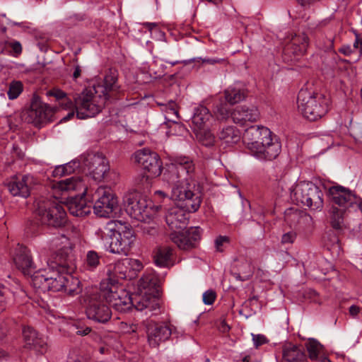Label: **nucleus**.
<instances>
[{
  "mask_svg": "<svg viewBox=\"0 0 362 362\" xmlns=\"http://www.w3.org/2000/svg\"><path fill=\"white\" fill-rule=\"evenodd\" d=\"M195 177V164L189 157H175L166 165L163 180L171 187V197L177 202V206L170 208L165 215L166 223L173 232L185 228L188 213L200 207L202 197Z\"/></svg>",
  "mask_w": 362,
  "mask_h": 362,
  "instance_id": "obj_1",
  "label": "nucleus"
},
{
  "mask_svg": "<svg viewBox=\"0 0 362 362\" xmlns=\"http://www.w3.org/2000/svg\"><path fill=\"white\" fill-rule=\"evenodd\" d=\"M87 189L83 180L79 177H71L54 182L52 185V196L54 200L40 197L35 202V221L31 222L29 232L34 233L35 225H46L54 228L65 226L66 213L59 199H65L71 192L79 191L84 194Z\"/></svg>",
  "mask_w": 362,
  "mask_h": 362,
  "instance_id": "obj_2",
  "label": "nucleus"
},
{
  "mask_svg": "<svg viewBox=\"0 0 362 362\" xmlns=\"http://www.w3.org/2000/svg\"><path fill=\"white\" fill-rule=\"evenodd\" d=\"M100 289L105 301L118 312L126 313L132 306L139 311H144V314L149 317L158 315L160 312L158 298L136 294L132 296L114 277L109 276L103 279Z\"/></svg>",
  "mask_w": 362,
  "mask_h": 362,
  "instance_id": "obj_3",
  "label": "nucleus"
},
{
  "mask_svg": "<svg viewBox=\"0 0 362 362\" xmlns=\"http://www.w3.org/2000/svg\"><path fill=\"white\" fill-rule=\"evenodd\" d=\"M117 71L110 69L105 74L103 85L93 89H86L76 100L77 117L83 119L98 114L109 100L114 99L120 92Z\"/></svg>",
  "mask_w": 362,
  "mask_h": 362,
  "instance_id": "obj_4",
  "label": "nucleus"
},
{
  "mask_svg": "<svg viewBox=\"0 0 362 362\" xmlns=\"http://www.w3.org/2000/svg\"><path fill=\"white\" fill-rule=\"evenodd\" d=\"M329 195L334 204L331 209V225L335 229H341L344 224V214L349 208L361 209L362 199L349 189L340 185L329 189Z\"/></svg>",
  "mask_w": 362,
  "mask_h": 362,
  "instance_id": "obj_5",
  "label": "nucleus"
},
{
  "mask_svg": "<svg viewBox=\"0 0 362 362\" xmlns=\"http://www.w3.org/2000/svg\"><path fill=\"white\" fill-rule=\"evenodd\" d=\"M110 237L109 251L113 254L127 255L136 241L132 227L126 222L116 220L110 221L105 227Z\"/></svg>",
  "mask_w": 362,
  "mask_h": 362,
  "instance_id": "obj_6",
  "label": "nucleus"
},
{
  "mask_svg": "<svg viewBox=\"0 0 362 362\" xmlns=\"http://www.w3.org/2000/svg\"><path fill=\"white\" fill-rule=\"evenodd\" d=\"M329 98L324 95L302 88L298 95V109L304 117L315 121L328 111Z\"/></svg>",
  "mask_w": 362,
  "mask_h": 362,
  "instance_id": "obj_7",
  "label": "nucleus"
},
{
  "mask_svg": "<svg viewBox=\"0 0 362 362\" xmlns=\"http://www.w3.org/2000/svg\"><path fill=\"white\" fill-rule=\"evenodd\" d=\"M281 146L277 139L272 136V132L262 127L259 135L249 146L250 153L260 160H272L281 152Z\"/></svg>",
  "mask_w": 362,
  "mask_h": 362,
  "instance_id": "obj_8",
  "label": "nucleus"
},
{
  "mask_svg": "<svg viewBox=\"0 0 362 362\" xmlns=\"http://www.w3.org/2000/svg\"><path fill=\"white\" fill-rule=\"evenodd\" d=\"M101 291H88L82 296V302L86 308L87 317L98 323L105 324L111 317L112 312L109 306L103 303Z\"/></svg>",
  "mask_w": 362,
  "mask_h": 362,
  "instance_id": "obj_9",
  "label": "nucleus"
},
{
  "mask_svg": "<svg viewBox=\"0 0 362 362\" xmlns=\"http://www.w3.org/2000/svg\"><path fill=\"white\" fill-rule=\"evenodd\" d=\"M56 262L57 266L62 268V272H66V281L64 283L63 291L70 296H74L81 293L80 281L71 274L76 268L71 249L60 250L57 255Z\"/></svg>",
  "mask_w": 362,
  "mask_h": 362,
  "instance_id": "obj_10",
  "label": "nucleus"
},
{
  "mask_svg": "<svg viewBox=\"0 0 362 362\" xmlns=\"http://www.w3.org/2000/svg\"><path fill=\"white\" fill-rule=\"evenodd\" d=\"M151 200L140 194H132L127 197L125 211L132 218L141 222L152 219L157 211Z\"/></svg>",
  "mask_w": 362,
  "mask_h": 362,
  "instance_id": "obj_11",
  "label": "nucleus"
},
{
  "mask_svg": "<svg viewBox=\"0 0 362 362\" xmlns=\"http://www.w3.org/2000/svg\"><path fill=\"white\" fill-rule=\"evenodd\" d=\"M57 107H52L43 103L38 96L34 95L30 107L23 110L22 119L35 126H39L51 120Z\"/></svg>",
  "mask_w": 362,
  "mask_h": 362,
  "instance_id": "obj_12",
  "label": "nucleus"
},
{
  "mask_svg": "<svg viewBox=\"0 0 362 362\" xmlns=\"http://www.w3.org/2000/svg\"><path fill=\"white\" fill-rule=\"evenodd\" d=\"M94 202V213L100 217H108L117 205V199L112 189L105 187H99L92 195Z\"/></svg>",
  "mask_w": 362,
  "mask_h": 362,
  "instance_id": "obj_13",
  "label": "nucleus"
},
{
  "mask_svg": "<svg viewBox=\"0 0 362 362\" xmlns=\"http://www.w3.org/2000/svg\"><path fill=\"white\" fill-rule=\"evenodd\" d=\"M135 161L149 175L143 176L147 180L148 177H158L162 172V163L157 153L148 148H143L134 153Z\"/></svg>",
  "mask_w": 362,
  "mask_h": 362,
  "instance_id": "obj_14",
  "label": "nucleus"
},
{
  "mask_svg": "<svg viewBox=\"0 0 362 362\" xmlns=\"http://www.w3.org/2000/svg\"><path fill=\"white\" fill-rule=\"evenodd\" d=\"M148 345L152 348L158 347L160 343L169 339L172 334L170 325L165 323H156L152 320H143Z\"/></svg>",
  "mask_w": 362,
  "mask_h": 362,
  "instance_id": "obj_15",
  "label": "nucleus"
},
{
  "mask_svg": "<svg viewBox=\"0 0 362 362\" xmlns=\"http://www.w3.org/2000/svg\"><path fill=\"white\" fill-rule=\"evenodd\" d=\"M83 165L87 168L89 175L100 181L109 170L106 158L100 153H89L83 158Z\"/></svg>",
  "mask_w": 362,
  "mask_h": 362,
  "instance_id": "obj_16",
  "label": "nucleus"
},
{
  "mask_svg": "<svg viewBox=\"0 0 362 362\" xmlns=\"http://www.w3.org/2000/svg\"><path fill=\"white\" fill-rule=\"evenodd\" d=\"M200 238L201 230L199 227H191L185 231H175L170 234L172 241L184 250L194 247Z\"/></svg>",
  "mask_w": 362,
  "mask_h": 362,
  "instance_id": "obj_17",
  "label": "nucleus"
},
{
  "mask_svg": "<svg viewBox=\"0 0 362 362\" xmlns=\"http://www.w3.org/2000/svg\"><path fill=\"white\" fill-rule=\"evenodd\" d=\"M36 184L34 176L28 174L13 178L7 184V189L14 197L27 198L30 194L31 188Z\"/></svg>",
  "mask_w": 362,
  "mask_h": 362,
  "instance_id": "obj_18",
  "label": "nucleus"
},
{
  "mask_svg": "<svg viewBox=\"0 0 362 362\" xmlns=\"http://www.w3.org/2000/svg\"><path fill=\"white\" fill-rule=\"evenodd\" d=\"M308 47V37L305 34L295 35L284 49L285 59L297 61L303 56Z\"/></svg>",
  "mask_w": 362,
  "mask_h": 362,
  "instance_id": "obj_19",
  "label": "nucleus"
},
{
  "mask_svg": "<svg viewBox=\"0 0 362 362\" xmlns=\"http://www.w3.org/2000/svg\"><path fill=\"white\" fill-rule=\"evenodd\" d=\"M142 268L143 264L139 260L125 258L115 264L114 274L122 279L132 278Z\"/></svg>",
  "mask_w": 362,
  "mask_h": 362,
  "instance_id": "obj_20",
  "label": "nucleus"
},
{
  "mask_svg": "<svg viewBox=\"0 0 362 362\" xmlns=\"http://www.w3.org/2000/svg\"><path fill=\"white\" fill-rule=\"evenodd\" d=\"M13 262L25 276L31 275L35 270L30 251L23 245H18L16 248Z\"/></svg>",
  "mask_w": 362,
  "mask_h": 362,
  "instance_id": "obj_21",
  "label": "nucleus"
},
{
  "mask_svg": "<svg viewBox=\"0 0 362 362\" xmlns=\"http://www.w3.org/2000/svg\"><path fill=\"white\" fill-rule=\"evenodd\" d=\"M23 337L26 348L34 349L41 354L47 351V344L46 339L40 337L33 328L30 327H24L23 329Z\"/></svg>",
  "mask_w": 362,
  "mask_h": 362,
  "instance_id": "obj_22",
  "label": "nucleus"
},
{
  "mask_svg": "<svg viewBox=\"0 0 362 362\" xmlns=\"http://www.w3.org/2000/svg\"><path fill=\"white\" fill-rule=\"evenodd\" d=\"M259 117L257 108L253 106H238L231 112L233 121L240 125H244L247 122H255L257 121Z\"/></svg>",
  "mask_w": 362,
  "mask_h": 362,
  "instance_id": "obj_23",
  "label": "nucleus"
},
{
  "mask_svg": "<svg viewBox=\"0 0 362 362\" xmlns=\"http://www.w3.org/2000/svg\"><path fill=\"white\" fill-rule=\"evenodd\" d=\"M139 288L141 290V296H153L158 298L156 295L158 293L160 280L152 272L146 273L139 281Z\"/></svg>",
  "mask_w": 362,
  "mask_h": 362,
  "instance_id": "obj_24",
  "label": "nucleus"
},
{
  "mask_svg": "<svg viewBox=\"0 0 362 362\" xmlns=\"http://www.w3.org/2000/svg\"><path fill=\"white\" fill-rule=\"evenodd\" d=\"M69 211L74 216L82 217L89 214L91 211L92 204H87L82 197L75 196L71 197L66 204Z\"/></svg>",
  "mask_w": 362,
  "mask_h": 362,
  "instance_id": "obj_25",
  "label": "nucleus"
},
{
  "mask_svg": "<svg viewBox=\"0 0 362 362\" xmlns=\"http://www.w3.org/2000/svg\"><path fill=\"white\" fill-rule=\"evenodd\" d=\"M153 261L156 266L169 268L174 264L173 250L168 246H160L153 252Z\"/></svg>",
  "mask_w": 362,
  "mask_h": 362,
  "instance_id": "obj_26",
  "label": "nucleus"
},
{
  "mask_svg": "<svg viewBox=\"0 0 362 362\" xmlns=\"http://www.w3.org/2000/svg\"><path fill=\"white\" fill-rule=\"evenodd\" d=\"M158 105L163 107L162 110L165 112V118L166 120L173 122L175 127L178 129L180 134L187 132V129L185 126L177 122V119H179V113L177 105L175 102L170 100L167 103H158Z\"/></svg>",
  "mask_w": 362,
  "mask_h": 362,
  "instance_id": "obj_27",
  "label": "nucleus"
},
{
  "mask_svg": "<svg viewBox=\"0 0 362 362\" xmlns=\"http://www.w3.org/2000/svg\"><path fill=\"white\" fill-rule=\"evenodd\" d=\"M323 193L320 188L310 182L305 205L313 210H320L323 207Z\"/></svg>",
  "mask_w": 362,
  "mask_h": 362,
  "instance_id": "obj_28",
  "label": "nucleus"
},
{
  "mask_svg": "<svg viewBox=\"0 0 362 362\" xmlns=\"http://www.w3.org/2000/svg\"><path fill=\"white\" fill-rule=\"evenodd\" d=\"M283 358L287 362H307L304 349L300 346L288 344L283 348Z\"/></svg>",
  "mask_w": 362,
  "mask_h": 362,
  "instance_id": "obj_29",
  "label": "nucleus"
},
{
  "mask_svg": "<svg viewBox=\"0 0 362 362\" xmlns=\"http://www.w3.org/2000/svg\"><path fill=\"white\" fill-rule=\"evenodd\" d=\"M218 139L227 146L237 144L241 138L238 129L232 125L224 126L220 129L217 134Z\"/></svg>",
  "mask_w": 362,
  "mask_h": 362,
  "instance_id": "obj_30",
  "label": "nucleus"
},
{
  "mask_svg": "<svg viewBox=\"0 0 362 362\" xmlns=\"http://www.w3.org/2000/svg\"><path fill=\"white\" fill-rule=\"evenodd\" d=\"M212 115L209 110L203 105H199L194 109L192 122L194 125V131L202 130L209 122Z\"/></svg>",
  "mask_w": 362,
  "mask_h": 362,
  "instance_id": "obj_31",
  "label": "nucleus"
},
{
  "mask_svg": "<svg viewBox=\"0 0 362 362\" xmlns=\"http://www.w3.org/2000/svg\"><path fill=\"white\" fill-rule=\"evenodd\" d=\"M310 182H300L295 185L291 190V198L296 204L305 205Z\"/></svg>",
  "mask_w": 362,
  "mask_h": 362,
  "instance_id": "obj_32",
  "label": "nucleus"
},
{
  "mask_svg": "<svg viewBox=\"0 0 362 362\" xmlns=\"http://www.w3.org/2000/svg\"><path fill=\"white\" fill-rule=\"evenodd\" d=\"M50 270L42 269L37 272H33L30 276L31 284L33 287L45 292L49 288L48 282L50 275Z\"/></svg>",
  "mask_w": 362,
  "mask_h": 362,
  "instance_id": "obj_33",
  "label": "nucleus"
},
{
  "mask_svg": "<svg viewBox=\"0 0 362 362\" xmlns=\"http://www.w3.org/2000/svg\"><path fill=\"white\" fill-rule=\"evenodd\" d=\"M58 267L61 271H51L50 272L48 282L49 288H47V291L57 292L63 291L64 283L66 281V274H61V272H63L62 268L59 266Z\"/></svg>",
  "mask_w": 362,
  "mask_h": 362,
  "instance_id": "obj_34",
  "label": "nucleus"
},
{
  "mask_svg": "<svg viewBox=\"0 0 362 362\" xmlns=\"http://www.w3.org/2000/svg\"><path fill=\"white\" fill-rule=\"evenodd\" d=\"M48 95L54 96L56 98V100L59 101V105L62 109L68 110L74 107L76 110V112L77 113L76 101L74 103L69 98H67L66 93L64 91L59 89H54L49 90L48 92ZM77 98H75V100Z\"/></svg>",
  "mask_w": 362,
  "mask_h": 362,
  "instance_id": "obj_35",
  "label": "nucleus"
},
{
  "mask_svg": "<svg viewBox=\"0 0 362 362\" xmlns=\"http://www.w3.org/2000/svg\"><path fill=\"white\" fill-rule=\"evenodd\" d=\"M246 94L244 90L235 87H229L225 90L226 100L231 105L243 100Z\"/></svg>",
  "mask_w": 362,
  "mask_h": 362,
  "instance_id": "obj_36",
  "label": "nucleus"
},
{
  "mask_svg": "<svg viewBox=\"0 0 362 362\" xmlns=\"http://www.w3.org/2000/svg\"><path fill=\"white\" fill-rule=\"evenodd\" d=\"M100 264V256L94 250H89L87 252L83 267L88 271H95Z\"/></svg>",
  "mask_w": 362,
  "mask_h": 362,
  "instance_id": "obj_37",
  "label": "nucleus"
},
{
  "mask_svg": "<svg viewBox=\"0 0 362 362\" xmlns=\"http://www.w3.org/2000/svg\"><path fill=\"white\" fill-rule=\"evenodd\" d=\"M309 358L312 361H317L323 354V346L317 340L312 339L306 344Z\"/></svg>",
  "mask_w": 362,
  "mask_h": 362,
  "instance_id": "obj_38",
  "label": "nucleus"
},
{
  "mask_svg": "<svg viewBox=\"0 0 362 362\" xmlns=\"http://www.w3.org/2000/svg\"><path fill=\"white\" fill-rule=\"evenodd\" d=\"M326 248L331 252L334 257H338L341 252V245L337 236L335 235H330L327 240L325 242Z\"/></svg>",
  "mask_w": 362,
  "mask_h": 362,
  "instance_id": "obj_39",
  "label": "nucleus"
},
{
  "mask_svg": "<svg viewBox=\"0 0 362 362\" xmlns=\"http://www.w3.org/2000/svg\"><path fill=\"white\" fill-rule=\"evenodd\" d=\"M262 126L254 125L245 129L243 136V139L248 149L249 146H251V144L253 142L255 138H257V136L259 135V132L262 129Z\"/></svg>",
  "mask_w": 362,
  "mask_h": 362,
  "instance_id": "obj_40",
  "label": "nucleus"
},
{
  "mask_svg": "<svg viewBox=\"0 0 362 362\" xmlns=\"http://www.w3.org/2000/svg\"><path fill=\"white\" fill-rule=\"evenodd\" d=\"M23 90V84L20 81H12L8 85L7 91L9 100L16 99Z\"/></svg>",
  "mask_w": 362,
  "mask_h": 362,
  "instance_id": "obj_41",
  "label": "nucleus"
},
{
  "mask_svg": "<svg viewBox=\"0 0 362 362\" xmlns=\"http://www.w3.org/2000/svg\"><path fill=\"white\" fill-rule=\"evenodd\" d=\"M11 291L4 286H0V313L6 308V305L12 298Z\"/></svg>",
  "mask_w": 362,
  "mask_h": 362,
  "instance_id": "obj_42",
  "label": "nucleus"
},
{
  "mask_svg": "<svg viewBox=\"0 0 362 362\" xmlns=\"http://www.w3.org/2000/svg\"><path fill=\"white\" fill-rule=\"evenodd\" d=\"M238 272L243 274V279H249L252 276V267L251 264L245 260L238 265Z\"/></svg>",
  "mask_w": 362,
  "mask_h": 362,
  "instance_id": "obj_43",
  "label": "nucleus"
},
{
  "mask_svg": "<svg viewBox=\"0 0 362 362\" xmlns=\"http://www.w3.org/2000/svg\"><path fill=\"white\" fill-rule=\"evenodd\" d=\"M194 132L205 146H211L214 144V136L210 132L204 131V129L201 130V133L200 131Z\"/></svg>",
  "mask_w": 362,
  "mask_h": 362,
  "instance_id": "obj_44",
  "label": "nucleus"
},
{
  "mask_svg": "<svg viewBox=\"0 0 362 362\" xmlns=\"http://www.w3.org/2000/svg\"><path fill=\"white\" fill-rule=\"evenodd\" d=\"M216 115L218 119L226 120L230 116L231 117V112H230L226 105L221 104L217 107Z\"/></svg>",
  "mask_w": 362,
  "mask_h": 362,
  "instance_id": "obj_45",
  "label": "nucleus"
},
{
  "mask_svg": "<svg viewBox=\"0 0 362 362\" xmlns=\"http://www.w3.org/2000/svg\"><path fill=\"white\" fill-rule=\"evenodd\" d=\"M230 238L226 235H219L218 236L215 241V247L217 252H223L225 247V245L229 244Z\"/></svg>",
  "mask_w": 362,
  "mask_h": 362,
  "instance_id": "obj_46",
  "label": "nucleus"
},
{
  "mask_svg": "<svg viewBox=\"0 0 362 362\" xmlns=\"http://www.w3.org/2000/svg\"><path fill=\"white\" fill-rule=\"evenodd\" d=\"M73 329L75 330L76 334L80 336H86L91 332V328L88 326H85L80 322L73 324Z\"/></svg>",
  "mask_w": 362,
  "mask_h": 362,
  "instance_id": "obj_47",
  "label": "nucleus"
},
{
  "mask_svg": "<svg viewBox=\"0 0 362 362\" xmlns=\"http://www.w3.org/2000/svg\"><path fill=\"white\" fill-rule=\"evenodd\" d=\"M8 46L12 49L13 56L17 57L22 53V45L18 41H11L8 43Z\"/></svg>",
  "mask_w": 362,
  "mask_h": 362,
  "instance_id": "obj_48",
  "label": "nucleus"
},
{
  "mask_svg": "<svg viewBox=\"0 0 362 362\" xmlns=\"http://www.w3.org/2000/svg\"><path fill=\"white\" fill-rule=\"evenodd\" d=\"M216 297V293L214 291L208 290L203 293V302L206 305H212Z\"/></svg>",
  "mask_w": 362,
  "mask_h": 362,
  "instance_id": "obj_49",
  "label": "nucleus"
},
{
  "mask_svg": "<svg viewBox=\"0 0 362 362\" xmlns=\"http://www.w3.org/2000/svg\"><path fill=\"white\" fill-rule=\"evenodd\" d=\"M296 238V233L293 231H289L284 233L282 237L281 242L282 244H292Z\"/></svg>",
  "mask_w": 362,
  "mask_h": 362,
  "instance_id": "obj_50",
  "label": "nucleus"
},
{
  "mask_svg": "<svg viewBox=\"0 0 362 362\" xmlns=\"http://www.w3.org/2000/svg\"><path fill=\"white\" fill-rule=\"evenodd\" d=\"M252 341L255 348L265 344L268 342L267 337L263 334H252Z\"/></svg>",
  "mask_w": 362,
  "mask_h": 362,
  "instance_id": "obj_51",
  "label": "nucleus"
},
{
  "mask_svg": "<svg viewBox=\"0 0 362 362\" xmlns=\"http://www.w3.org/2000/svg\"><path fill=\"white\" fill-rule=\"evenodd\" d=\"M334 41L333 37H326L323 45H320V48L325 52L332 51L334 49Z\"/></svg>",
  "mask_w": 362,
  "mask_h": 362,
  "instance_id": "obj_52",
  "label": "nucleus"
},
{
  "mask_svg": "<svg viewBox=\"0 0 362 362\" xmlns=\"http://www.w3.org/2000/svg\"><path fill=\"white\" fill-rule=\"evenodd\" d=\"M66 362H85L82 356L78 354L76 352L73 351L69 354Z\"/></svg>",
  "mask_w": 362,
  "mask_h": 362,
  "instance_id": "obj_53",
  "label": "nucleus"
},
{
  "mask_svg": "<svg viewBox=\"0 0 362 362\" xmlns=\"http://www.w3.org/2000/svg\"><path fill=\"white\" fill-rule=\"evenodd\" d=\"M64 168L62 165L57 166L52 171V175L55 177H62L67 175V173L65 171Z\"/></svg>",
  "mask_w": 362,
  "mask_h": 362,
  "instance_id": "obj_54",
  "label": "nucleus"
},
{
  "mask_svg": "<svg viewBox=\"0 0 362 362\" xmlns=\"http://www.w3.org/2000/svg\"><path fill=\"white\" fill-rule=\"evenodd\" d=\"M64 168H65V171H66L67 175H69L74 172L75 169L79 167V163L76 162L68 163L64 165H62Z\"/></svg>",
  "mask_w": 362,
  "mask_h": 362,
  "instance_id": "obj_55",
  "label": "nucleus"
},
{
  "mask_svg": "<svg viewBox=\"0 0 362 362\" xmlns=\"http://www.w3.org/2000/svg\"><path fill=\"white\" fill-rule=\"evenodd\" d=\"M339 52L348 57L354 52V49L351 48V45H344L339 49Z\"/></svg>",
  "mask_w": 362,
  "mask_h": 362,
  "instance_id": "obj_56",
  "label": "nucleus"
},
{
  "mask_svg": "<svg viewBox=\"0 0 362 362\" xmlns=\"http://www.w3.org/2000/svg\"><path fill=\"white\" fill-rule=\"evenodd\" d=\"M202 63H207L209 64H215L217 63H221L224 62L223 59H219V58H204L202 59Z\"/></svg>",
  "mask_w": 362,
  "mask_h": 362,
  "instance_id": "obj_57",
  "label": "nucleus"
},
{
  "mask_svg": "<svg viewBox=\"0 0 362 362\" xmlns=\"http://www.w3.org/2000/svg\"><path fill=\"white\" fill-rule=\"evenodd\" d=\"M349 313L350 315L352 316V317H356L358 315V314L360 312V308L358 306H356V305H351L350 308H349Z\"/></svg>",
  "mask_w": 362,
  "mask_h": 362,
  "instance_id": "obj_58",
  "label": "nucleus"
},
{
  "mask_svg": "<svg viewBox=\"0 0 362 362\" xmlns=\"http://www.w3.org/2000/svg\"><path fill=\"white\" fill-rule=\"evenodd\" d=\"M74 69V70L73 72V78L76 80L81 76V66L78 64L75 65Z\"/></svg>",
  "mask_w": 362,
  "mask_h": 362,
  "instance_id": "obj_59",
  "label": "nucleus"
},
{
  "mask_svg": "<svg viewBox=\"0 0 362 362\" xmlns=\"http://www.w3.org/2000/svg\"><path fill=\"white\" fill-rule=\"evenodd\" d=\"M355 37H356V39H355V41L353 45L354 48H352L354 50L356 49H360V37H360L359 34L357 33H355Z\"/></svg>",
  "mask_w": 362,
  "mask_h": 362,
  "instance_id": "obj_60",
  "label": "nucleus"
},
{
  "mask_svg": "<svg viewBox=\"0 0 362 362\" xmlns=\"http://www.w3.org/2000/svg\"><path fill=\"white\" fill-rule=\"evenodd\" d=\"M233 276L241 281H247V279H243V274L241 272H234L233 273Z\"/></svg>",
  "mask_w": 362,
  "mask_h": 362,
  "instance_id": "obj_61",
  "label": "nucleus"
},
{
  "mask_svg": "<svg viewBox=\"0 0 362 362\" xmlns=\"http://www.w3.org/2000/svg\"><path fill=\"white\" fill-rule=\"evenodd\" d=\"M138 329V325L135 324H132L129 327V332H136Z\"/></svg>",
  "mask_w": 362,
  "mask_h": 362,
  "instance_id": "obj_62",
  "label": "nucleus"
},
{
  "mask_svg": "<svg viewBox=\"0 0 362 362\" xmlns=\"http://www.w3.org/2000/svg\"><path fill=\"white\" fill-rule=\"evenodd\" d=\"M298 2L303 6L309 4L313 0H297Z\"/></svg>",
  "mask_w": 362,
  "mask_h": 362,
  "instance_id": "obj_63",
  "label": "nucleus"
},
{
  "mask_svg": "<svg viewBox=\"0 0 362 362\" xmlns=\"http://www.w3.org/2000/svg\"><path fill=\"white\" fill-rule=\"evenodd\" d=\"M243 362H250V357L249 356H246L243 358Z\"/></svg>",
  "mask_w": 362,
  "mask_h": 362,
  "instance_id": "obj_64",
  "label": "nucleus"
}]
</instances>
